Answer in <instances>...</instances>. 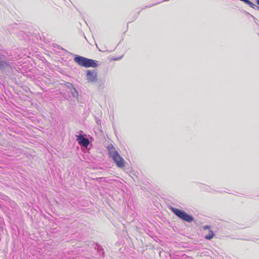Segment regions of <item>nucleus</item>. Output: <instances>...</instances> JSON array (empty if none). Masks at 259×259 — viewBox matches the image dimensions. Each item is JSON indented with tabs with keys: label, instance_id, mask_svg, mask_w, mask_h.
Returning <instances> with one entry per match:
<instances>
[{
	"label": "nucleus",
	"instance_id": "nucleus-7",
	"mask_svg": "<svg viewBox=\"0 0 259 259\" xmlns=\"http://www.w3.org/2000/svg\"><path fill=\"white\" fill-rule=\"evenodd\" d=\"M98 90L99 91L103 90L105 87V83L103 80H99L97 81Z\"/></svg>",
	"mask_w": 259,
	"mask_h": 259
},
{
	"label": "nucleus",
	"instance_id": "nucleus-10",
	"mask_svg": "<svg viewBox=\"0 0 259 259\" xmlns=\"http://www.w3.org/2000/svg\"><path fill=\"white\" fill-rule=\"evenodd\" d=\"M65 85L66 88L70 89V90H72L74 87L72 83L69 82H66L65 83Z\"/></svg>",
	"mask_w": 259,
	"mask_h": 259
},
{
	"label": "nucleus",
	"instance_id": "nucleus-11",
	"mask_svg": "<svg viewBox=\"0 0 259 259\" xmlns=\"http://www.w3.org/2000/svg\"><path fill=\"white\" fill-rule=\"evenodd\" d=\"M247 14L248 15H249V16L253 19L254 23L258 25V23H259V21L255 17H254L253 15L250 14L249 13L247 12Z\"/></svg>",
	"mask_w": 259,
	"mask_h": 259
},
{
	"label": "nucleus",
	"instance_id": "nucleus-13",
	"mask_svg": "<svg viewBox=\"0 0 259 259\" xmlns=\"http://www.w3.org/2000/svg\"><path fill=\"white\" fill-rule=\"evenodd\" d=\"M209 229H210V226H209V225H206V226H204L203 227V229L204 230Z\"/></svg>",
	"mask_w": 259,
	"mask_h": 259
},
{
	"label": "nucleus",
	"instance_id": "nucleus-6",
	"mask_svg": "<svg viewBox=\"0 0 259 259\" xmlns=\"http://www.w3.org/2000/svg\"><path fill=\"white\" fill-rule=\"evenodd\" d=\"M214 235H215V234H214V233H213V232L212 231L209 230L208 234L205 235L204 238L206 240H210V239H211L212 238H213Z\"/></svg>",
	"mask_w": 259,
	"mask_h": 259
},
{
	"label": "nucleus",
	"instance_id": "nucleus-2",
	"mask_svg": "<svg viewBox=\"0 0 259 259\" xmlns=\"http://www.w3.org/2000/svg\"><path fill=\"white\" fill-rule=\"evenodd\" d=\"M74 61L79 65L86 68H96L98 65V62L97 61L77 55H75Z\"/></svg>",
	"mask_w": 259,
	"mask_h": 259
},
{
	"label": "nucleus",
	"instance_id": "nucleus-14",
	"mask_svg": "<svg viewBox=\"0 0 259 259\" xmlns=\"http://www.w3.org/2000/svg\"><path fill=\"white\" fill-rule=\"evenodd\" d=\"M240 1L244 2L246 4H247V3L250 1L249 0H240Z\"/></svg>",
	"mask_w": 259,
	"mask_h": 259
},
{
	"label": "nucleus",
	"instance_id": "nucleus-12",
	"mask_svg": "<svg viewBox=\"0 0 259 259\" xmlns=\"http://www.w3.org/2000/svg\"><path fill=\"white\" fill-rule=\"evenodd\" d=\"M95 248L98 249L99 251L102 250L103 249L102 247L98 244H96Z\"/></svg>",
	"mask_w": 259,
	"mask_h": 259
},
{
	"label": "nucleus",
	"instance_id": "nucleus-8",
	"mask_svg": "<svg viewBox=\"0 0 259 259\" xmlns=\"http://www.w3.org/2000/svg\"><path fill=\"white\" fill-rule=\"evenodd\" d=\"M70 91L73 97L77 99L78 94L75 88L74 87L72 90H70Z\"/></svg>",
	"mask_w": 259,
	"mask_h": 259
},
{
	"label": "nucleus",
	"instance_id": "nucleus-3",
	"mask_svg": "<svg viewBox=\"0 0 259 259\" xmlns=\"http://www.w3.org/2000/svg\"><path fill=\"white\" fill-rule=\"evenodd\" d=\"M170 209L177 217L184 221L190 223L194 221V217L184 210L171 206Z\"/></svg>",
	"mask_w": 259,
	"mask_h": 259
},
{
	"label": "nucleus",
	"instance_id": "nucleus-15",
	"mask_svg": "<svg viewBox=\"0 0 259 259\" xmlns=\"http://www.w3.org/2000/svg\"><path fill=\"white\" fill-rule=\"evenodd\" d=\"M159 3H160V2H158V3H157V4H159ZM156 4H157V3H155V4H153V5H151V6H146V7H145V8H150V7H151V6H152L156 5Z\"/></svg>",
	"mask_w": 259,
	"mask_h": 259
},
{
	"label": "nucleus",
	"instance_id": "nucleus-4",
	"mask_svg": "<svg viewBox=\"0 0 259 259\" xmlns=\"http://www.w3.org/2000/svg\"><path fill=\"white\" fill-rule=\"evenodd\" d=\"M97 72L95 70H89L86 72V77L88 82L93 83L97 81Z\"/></svg>",
	"mask_w": 259,
	"mask_h": 259
},
{
	"label": "nucleus",
	"instance_id": "nucleus-1",
	"mask_svg": "<svg viewBox=\"0 0 259 259\" xmlns=\"http://www.w3.org/2000/svg\"><path fill=\"white\" fill-rule=\"evenodd\" d=\"M107 149L108 155L112 158L117 166L119 168L123 167L125 166L124 160L115 150L114 146L110 144L107 147Z\"/></svg>",
	"mask_w": 259,
	"mask_h": 259
},
{
	"label": "nucleus",
	"instance_id": "nucleus-5",
	"mask_svg": "<svg viewBox=\"0 0 259 259\" xmlns=\"http://www.w3.org/2000/svg\"><path fill=\"white\" fill-rule=\"evenodd\" d=\"M76 140L80 146L87 147L90 144V141L88 138L85 137V135H76Z\"/></svg>",
	"mask_w": 259,
	"mask_h": 259
},
{
	"label": "nucleus",
	"instance_id": "nucleus-9",
	"mask_svg": "<svg viewBox=\"0 0 259 259\" xmlns=\"http://www.w3.org/2000/svg\"><path fill=\"white\" fill-rule=\"evenodd\" d=\"M247 5H248L249 7H250L251 8L254 10H256L258 11L259 9V6H256V5L252 3L251 1H249Z\"/></svg>",
	"mask_w": 259,
	"mask_h": 259
},
{
	"label": "nucleus",
	"instance_id": "nucleus-16",
	"mask_svg": "<svg viewBox=\"0 0 259 259\" xmlns=\"http://www.w3.org/2000/svg\"><path fill=\"white\" fill-rule=\"evenodd\" d=\"M256 4L259 6V0H256Z\"/></svg>",
	"mask_w": 259,
	"mask_h": 259
}]
</instances>
